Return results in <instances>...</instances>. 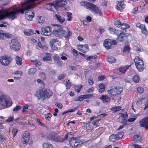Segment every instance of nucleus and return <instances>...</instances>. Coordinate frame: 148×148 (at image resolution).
<instances>
[{"label": "nucleus", "instance_id": "1", "mask_svg": "<svg viewBox=\"0 0 148 148\" xmlns=\"http://www.w3.org/2000/svg\"><path fill=\"white\" fill-rule=\"evenodd\" d=\"M80 4L82 6H84L92 12L95 14H98L100 16H102V13L99 8L94 4L86 1H82Z\"/></svg>", "mask_w": 148, "mask_h": 148}, {"label": "nucleus", "instance_id": "2", "mask_svg": "<svg viewBox=\"0 0 148 148\" xmlns=\"http://www.w3.org/2000/svg\"><path fill=\"white\" fill-rule=\"evenodd\" d=\"M53 29L52 32L53 34L57 37H62L66 33V31L59 25L52 24Z\"/></svg>", "mask_w": 148, "mask_h": 148}, {"label": "nucleus", "instance_id": "3", "mask_svg": "<svg viewBox=\"0 0 148 148\" xmlns=\"http://www.w3.org/2000/svg\"><path fill=\"white\" fill-rule=\"evenodd\" d=\"M0 104L6 108L11 106L12 102L8 96L5 95H3L0 96Z\"/></svg>", "mask_w": 148, "mask_h": 148}, {"label": "nucleus", "instance_id": "4", "mask_svg": "<svg viewBox=\"0 0 148 148\" xmlns=\"http://www.w3.org/2000/svg\"><path fill=\"white\" fill-rule=\"evenodd\" d=\"M135 65L139 72H142L145 68L143 60L138 56L136 57L134 60Z\"/></svg>", "mask_w": 148, "mask_h": 148}, {"label": "nucleus", "instance_id": "5", "mask_svg": "<svg viewBox=\"0 0 148 148\" xmlns=\"http://www.w3.org/2000/svg\"><path fill=\"white\" fill-rule=\"evenodd\" d=\"M47 137L49 138L53 141L58 142H63V138L60 136L57 133L53 132H51L47 134Z\"/></svg>", "mask_w": 148, "mask_h": 148}, {"label": "nucleus", "instance_id": "6", "mask_svg": "<svg viewBox=\"0 0 148 148\" xmlns=\"http://www.w3.org/2000/svg\"><path fill=\"white\" fill-rule=\"evenodd\" d=\"M10 48L16 51L19 50L21 48V45L16 39H12L10 43Z\"/></svg>", "mask_w": 148, "mask_h": 148}, {"label": "nucleus", "instance_id": "7", "mask_svg": "<svg viewBox=\"0 0 148 148\" xmlns=\"http://www.w3.org/2000/svg\"><path fill=\"white\" fill-rule=\"evenodd\" d=\"M11 58L8 56H4L0 57V63L2 65L7 66L11 62Z\"/></svg>", "mask_w": 148, "mask_h": 148}, {"label": "nucleus", "instance_id": "8", "mask_svg": "<svg viewBox=\"0 0 148 148\" xmlns=\"http://www.w3.org/2000/svg\"><path fill=\"white\" fill-rule=\"evenodd\" d=\"M30 137V135L29 134L26 132H24L22 135L21 138V141L22 143L23 144H25L28 143Z\"/></svg>", "mask_w": 148, "mask_h": 148}, {"label": "nucleus", "instance_id": "9", "mask_svg": "<svg viewBox=\"0 0 148 148\" xmlns=\"http://www.w3.org/2000/svg\"><path fill=\"white\" fill-rule=\"evenodd\" d=\"M66 4V0H57L54 1L53 5L55 8L57 9L58 7L64 6Z\"/></svg>", "mask_w": 148, "mask_h": 148}, {"label": "nucleus", "instance_id": "10", "mask_svg": "<svg viewBox=\"0 0 148 148\" xmlns=\"http://www.w3.org/2000/svg\"><path fill=\"white\" fill-rule=\"evenodd\" d=\"M41 30V34L45 36H50L51 34V28L49 26L42 27Z\"/></svg>", "mask_w": 148, "mask_h": 148}, {"label": "nucleus", "instance_id": "11", "mask_svg": "<svg viewBox=\"0 0 148 148\" xmlns=\"http://www.w3.org/2000/svg\"><path fill=\"white\" fill-rule=\"evenodd\" d=\"M80 141L75 138L73 137L71 138L69 141L70 145L73 148H76L79 144Z\"/></svg>", "mask_w": 148, "mask_h": 148}, {"label": "nucleus", "instance_id": "12", "mask_svg": "<svg viewBox=\"0 0 148 148\" xmlns=\"http://www.w3.org/2000/svg\"><path fill=\"white\" fill-rule=\"evenodd\" d=\"M136 104L138 106L144 104L145 107L143 109L144 110H146L148 108V100L146 98L140 99L137 102Z\"/></svg>", "mask_w": 148, "mask_h": 148}, {"label": "nucleus", "instance_id": "13", "mask_svg": "<svg viewBox=\"0 0 148 148\" xmlns=\"http://www.w3.org/2000/svg\"><path fill=\"white\" fill-rule=\"evenodd\" d=\"M139 125L140 127L148 128V116L141 119L139 121Z\"/></svg>", "mask_w": 148, "mask_h": 148}, {"label": "nucleus", "instance_id": "14", "mask_svg": "<svg viewBox=\"0 0 148 148\" xmlns=\"http://www.w3.org/2000/svg\"><path fill=\"white\" fill-rule=\"evenodd\" d=\"M34 16V13L32 11L27 10L25 13V17L29 21H32Z\"/></svg>", "mask_w": 148, "mask_h": 148}, {"label": "nucleus", "instance_id": "15", "mask_svg": "<svg viewBox=\"0 0 148 148\" xmlns=\"http://www.w3.org/2000/svg\"><path fill=\"white\" fill-rule=\"evenodd\" d=\"M12 37V35L10 34L5 33L3 31L0 30V38L1 40H3L7 38H10Z\"/></svg>", "mask_w": 148, "mask_h": 148}, {"label": "nucleus", "instance_id": "16", "mask_svg": "<svg viewBox=\"0 0 148 148\" xmlns=\"http://www.w3.org/2000/svg\"><path fill=\"white\" fill-rule=\"evenodd\" d=\"M77 46L78 50L84 53H86L88 51V47L87 44L78 45Z\"/></svg>", "mask_w": 148, "mask_h": 148}, {"label": "nucleus", "instance_id": "17", "mask_svg": "<svg viewBox=\"0 0 148 148\" xmlns=\"http://www.w3.org/2000/svg\"><path fill=\"white\" fill-rule=\"evenodd\" d=\"M5 10L3 9L2 7H0V20L3 19L6 17H7L9 19H11L8 17L7 14L5 12Z\"/></svg>", "mask_w": 148, "mask_h": 148}, {"label": "nucleus", "instance_id": "18", "mask_svg": "<svg viewBox=\"0 0 148 148\" xmlns=\"http://www.w3.org/2000/svg\"><path fill=\"white\" fill-rule=\"evenodd\" d=\"M44 90V100L49 99L52 95V91L49 89H46Z\"/></svg>", "mask_w": 148, "mask_h": 148}, {"label": "nucleus", "instance_id": "19", "mask_svg": "<svg viewBox=\"0 0 148 148\" xmlns=\"http://www.w3.org/2000/svg\"><path fill=\"white\" fill-rule=\"evenodd\" d=\"M44 90L42 89H39L37 90L35 94V96L38 99H44Z\"/></svg>", "mask_w": 148, "mask_h": 148}, {"label": "nucleus", "instance_id": "20", "mask_svg": "<svg viewBox=\"0 0 148 148\" xmlns=\"http://www.w3.org/2000/svg\"><path fill=\"white\" fill-rule=\"evenodd\" d=\"M125 5L122 1H118L117 2L116 8L117 10L120 11H122L124 8Z\"/></svg>", "mask_w": 148, "mask_h": 148}, {"label": "nucleus", "instance_id": "21", "mask_svg": "<svg viewBox=\"0 0 148 148\" xmlns=\"http://www.w3.org/2000/svg\"><path fill=\"white\" fill-rule=\"evenodd\" d=\"M103 46L106 49H110L111 46V43L110 41L108 39L105 40L103 43Z\"/></svg>", "mask_w": 148, "mask_h": 148}, {"label": "nucleus", "instance_id": "22", "mask_svg": "<svg viewBox=\"0 0 148 148\" xmlns=\"http://www.w3.org/2000/svg\"><path fill=\"white\" fill-rule=\"evenodd\" d=\"M100 99L104 103L109 101L111 99L110 98L106 95H102L100 97Z\"/></svg>", "mask_w": 148, "mask_h": 148}, {"label": "nucleus", "instance_id": "23", "mask_svg": "<svg viewBox=\"0 0 148 148\" xmlns=\"http://www.w3.org/2000/svg\"><path fill=\"white\" fill-rule=\"evenodd\" d=\"M53 4H54V2L51 3H48L45 5L46 8L47 10L53 11V8H55V7L53 5Z\"/></svg>", "mask_w": 148, "mask_h": 148}, {"label": "nucleus", "instance_id": "24", "mask_svg": "<svg viewBox=\"0 0 148 148\" xmlns=\"http://www.w3.org/2000/svg\"><path fill=\"white\" fill-rule=\"evenodd\" d=\"M55 16L57 18V20L60 23H63L65 21L64 18L56 14L55 15Z\"/></svg>", "mask_w": 148, "mask_h": 148}, {"label": "nucleus", "instance_id": "25", "mask_svg": "<svg viewBox=\"0 0 148 148\" xmlns=\"http://www.w3.org/2000/svg\"><path fill=\"white\" fill-rule=\"evenodd\" d=\"M126 38L125 34L124 33H120V34L118 36L117 40L118 41H123Z\"/></svg>", "mask_w": 148, "mask_h": 148}, {"label": "nucleus", "instance_id": "26", "mask_svg": "<svg viewBox=\"0 0 148 148\" xmlns=\"http://www.w3.org/2000/svg\"><path fill=\"white\" fill-rule=\"evenodd\" d=\"M46 56H44L42 60L44 61H49L51 59V56L50 54L48 53H45Z\"/></svg>", "mask_w": 148, "mask_h": 148}, {"label": "nucleus", "instance_id": "27", "mask_svg": "<svg viewBox=\"0 0 148 148\" xmlns=\"http://www.w3.org/2000/svg\"><path fill=\"white\" fill-rule=\"evenodd\" d=\"M116 91V89L115 88L114 89H111L109 90H108V92L110 95H117Z\"/></svg>", "mask_w": 148, "mask_h": 148}, {"label": "nucleus", "instance_id": "28", "mask_svg": "<svg viewBox=\"0 0 148 148\" xmlns=\"http://www.w3.org/2000/svg\"><path fill=\"white\" fill-rule=\"evenodd\" d=\"M15 60L16 64L18 65H21L22 64V59L18 56L16 57Z\"/></svg>", "mask_w": 148, "mask_h": 148}, {"label": "nucleus", "instance_id": "29", "mask_svg": "<svg viewBox=\"0 0 148 148\" xmlns=\"http://www.w3.org/2000/svg\"><path fill=\"white\" fill-rule=\"evenodd\" d=\"M130 66H121L119 69V71L121 72L122 73H124L126 70L129 68Z\"/></svg>", "mask_w": 148, "mask_h": 148}, {"label": "nucleus", "instance_id": "30", "mask_svg": "<svg viewBox=\"0 0 148 148\" xmlns=\"http://www.w3.org/2000/svg\"><path fill=\"white\" fill-rule=\"evenodd\" d=\"M83 86L82 85H76L74 86L75 91L79 93L81 89L82 88Z\"/></svg>", "mask_w": 148, "mask_h": 148}, {"label": "nucleus", "instance_id": "31", "mask_svg": "<svg viewBox=\"0 0 148 148\" xmlns=\"http://www.w3.org/2000/svg\"><path fill=\"white\" fill-rule=\"evenodd\" d=\"M108 31L109 32L112 34H117L119 33V31H116L115 29L112 28H109Z\"/></svg>", "mask_w": 148, "mask_h": 148}, {"label": "nucleus", "instance_id": "32", "mask_svg": "<svg viewBox=\"0 0 148 148\" xmlns=\"http://www.w3.org/2000/svg\"><path fill=\"white\" fill-rule=\"evenodd\" d=\"M130 27L129 25L125 23H122L119 28L122 29H125Z\"/></svg>", "mask_w": 148, "mask_h": 148}, {"label": "nucleus", "instance_id": "33", "mask_svg": "<svg viewBox=\"0 0 148 148\" xmlns=\"http://www.w3.org/2000/svg\"><path fill=\"white\" fill-rule=\"evenodd\" d=\"M107 60L109 63H114L116 62L115 59L113 57L108 56L107 58Z\"/></svg>", "mask_w": 148, "mask_h": 148}, {"label": "nucleus", "instance_id": "34", "mask_svg": "<svg viewBox=\"0 0 148 148\" xmlns=\"http://www.w3.org/2000/svg\"><path fill=\"white\" fill-rule=\"evenodd\" d=\"M121 109V107L120 106H117V107H114L111 108V110L113 112H115L120 110Z\"/></svg>", "mask_w": 148, "mask_h": 148}, {"label": "nucleus", "instance_id": "35", "mask_svg": "<svg viewBox=\"0 0 148 148\" xmlns=\"http://www.w3.org/2000/svg\"><path fill=\"white\" fill-rule=\"evenodd\" d=\"M99 91L100 93L103 92L105 90V86L103 83H101L99 85Z\"/></svg>", "mask_w": 148, "mask_h": 148}, {"label": "nucleus", "instance_id": "36", "mask_svg": "<svg viewBox=\"0 0 148 148\" xmlns=\"http://www.w3.org/2000/svg\"><path fill=\"white\" fill-rule=\"evenodd\" d=\"M134 139L135 141L140 142L142 140L141 137L139 135H135L134 136Z\"/></svg>", "mask_w": 148, "mask_h": 148}, {"label": "nucleus", "instance_id": "37", "mask_svg": "<svg viewBox=\"0 0 148 148\" xmlns=\"http://www.w3.org/2000/svg\"><path fill=\"white\" fill-rule=\"evenodd\" d=\"M110 140L111 141L114 142L115 140H118L116 135L112 134L109 137Z\"/></svg>", "mask_w": 148, "mask_h": 148}, {"label": "nucleus", "instance_id": "38", "mask_svg": "<svg viewBox=\"0 0 148 148\" xmlns=\"http://www.w3.org/2000/svg\"><path fill=\"white\" fill-rule=\"evenodd\" d=\"M43 148H53V145L49 143H45L42 145Z\"/></svg>", "mask_w": 148, "mask_h": 148}, {"label": "nucleus", "instance_id": "39", "mask_svg": "<svg viewBox=\"0 0 148 148\" xmlns=\"http://www.w3.org/2000/svg\"><path fill=\"white\" fill-rule=\"evenodd\" d=\"M24 32L25 34L27 36L31 35L33 33V31L31 29L25 30Z\"/></svg>", "mask_w": 148, "mask_h": 148}, {"label": "nucleus", "instance_id": "40", "mask_svg": "<svg viewBox=\"0 0 148 148\" xmlns=\"http://www.w3.org/2000/svg\"><path fill=\"white\" fill-rule=\"evenodd\" d=\"M139 77L137 75H135L133 77V80L136 83H138L139 81Z\"/></svg>", "mask_w": 148, "mask_h": 148}, {"label": "nucleus", "instance_id": "41", "mask_svg": "<svg viewBox=\"0 0 148 148\" xmlns=\"http://www.w3.org/2000/svg\"><path fill=\"white\" fill-rule=\"evenodd\" d=\"M38 45L41 49H46L48 48V47L46 45H42L40 42L38 43Z\"/></svg>", "mask_w": 148, "mask_h": 148}, {"label": "nucleus", "instance_id": "42", "mask_svg": "<svg viewBox=\"0 0 148 148\" xmlns=\"http://www.w3.org/2000/svg\"><path fill=\"white\" fill-rule=\"evenodd\" d=\"M72 14L70 12H68L66 13V16L67 17V20L68 21H71L72 19Z\"/></svg>", "mask_w": 148, "mask_h": 148}, {"label": "nucleus", "instance_id": "43", "mask_svg": "<svg viewBox=\"0 0 148 148\" xmlns=\"http://www.w3.org/2000/svg\"><path fill=\"white\" fill-rule=\"evenodd\" d=\"M85 99L87 98L91 99L95 97V95L94 94H88L84 95Z\"/></svg>", "mask_w": 148, "mask_h": 148}, {"label": "nucleus", "instance_id": "44", "mask_svg": "<svg viewBox=\"0 0 148 148\" xmlns=\"http://www.w3.org/2000/svg\"><path fill=\"white\" fill-rule=\"evenodd\" d=\"M124 135V133L122 132H120L116 134L118 140L119 139H121L123 136Z\"/></svg>", "mask_w": 148, "mask_h": 148}, {"label": "nucleus", "instance_id": "45", "mask_svg": "<svg viewBox=\"0 0 148 148\" xmlns=\"http://www.w3.org/2000/svg\"><path fill=\"white\" fill-rule=\"evenodd\" d=\"M52 116V115L50 113H49L45 115V118L47 120L49 121H50Z\"/></svg>", "mask_w": 148, "mask_h": 148}, {"label": "nucleus", "instance_id": "46", "mask_svg": "<svg viewBox=\"0 0 148 148\" xmlns=\"http://www.w3.org/2000/svg\"><path fill=\"white\" fill-rule=\"evenodd\" d=\"M37 21L38 23H43L44 22L45 20L42 17L40 16L38 17Z\"/></svg>", "mask_w": 148, "mask_h": 148}, {"label": "nucleus", "instance_id": "47", "mask_svg": "<svg viewBox=\"0 0 148 148\" xmlns=\"http://www.w3.org/2000/svg\"><path fill=\"white\" fill-rule=\"evenodd\" d=\"M142 27L141 28L142 32L144 34H146L147 33V31L145 27V25H143Z\"/></svg>", "mask_w": 148, "mask_h": 148}, {"label": "nucleus", "instance_id": "48", "mask_svg": "<svg viewBox=\"0 0 148 148\" xmlns=\"http://www.w3.org/2000/svg\"><path fill=\"white\" fill-rule=\"evenodd\" d=\"M116 89L117 94H120L123 91V89L121 87H117L115 88Z\"/></svg>", "mask_w": 148, "mask_h": 148}, {"label": "nucleus", "instance_id": "49", "mask_svg": "<svg viewBox=\"0 0 148 148\" xmlns=\"http://www.w3.org/2000/svg\"><path fill=\"white\" fill-rule=\"evenodd\" d=\"M85 99L84 95H82L77 97L75 100L76 101H82Z\"/></svg>", "mask_w": 148, "mask_h": 148}, {"label": "nucleus", "instance_id": "50", "mask_svg": "<svg viewBox=\"0 0 148 148\" xmlns=\"http://www.w3.org/2000/svg\"><path fill=\"white\" fill-rule=\"evenodd\" d=\"M71 35V32L68 30L66 33V34L65 35V37L66 39L69 38Z\"/></svg>", "mask_w": 148, "mask_h": 148}, {"label": "nucleus", "instance_id": "51", "mask_svg": "<svg viewBox=\"0 0 148 148\" xmlns=\"http://www.w3.org/2000/svg\"><path fill=\"white\" fill-rule=\"evenodd\" d=\"M71 82L69 80L68 82L66 81V89H69L71 86Z\"/></svg>", "mask_w": 148, "mask_h": 148}, {"label": "nucleus", "instance_id": "52", "mask_svg": "<svg viewBox=\"0 0 148 148\" xmlns=\"http://www.w3.org/2000/svg\"><path fill=\"white\" fill-rule=\"evenodd\" d=\"M36 70V69L34 68H32L30 69L29 71V74H33L35 73Z\"/></svg>", "mask_w": 148, "mask_h": 148}, {"label": "nucleus", "instance_id": "53", "mask_svg": "<svg viewBox=\"0 0 148 148\" xmlns=\"http://www.w3.org/2000/svg\"><path fill=\"white\" fill-rule=\"evenodd\" d=\"M99 119L95 120L92 122V124L96 126V127H98L99 126Z\"/></svg>", "mask_w": 148, "mask_h": 148}, {"label": "nucleus", "instance_id": "54", "mask_svg": "<svg viewBox=\"0 0 148 148\" xmlns=\"http://www.w3.org/2000/svg\"><path fill=\"white\" fill-rule=\"evenodd\" d=\"M86 127L87 130H92L93 129L92 125L89 124H86Z\"/></svg>", "mask_w": 148, "mask_h": 148}, {"label": "nucleus", "instance_id": "55", "mask_svg": "<svg viewBox=\"0 0 148 148\" xmlns=\"http://www.w3.org/2000/svg\"><path fill=\"white\" fill-rule=\"evenodd\" d=\"M33 62L35 65L36 66H39L41 65V63L39 61L37 60H35L34 61L32 60Z\"/></svg>", "mask_w": 148, "mask_h": 148}, {"label": "nucleus", "instance_id": "56", "mask_svg": "<svg viewBox=\"0 0 148 148\" xmlns=\"http://www.w3.org/2000/svg\"><path fill=\"white\" fill-rule=\"evenodd\" d=\"M121 22L119 20H118L115 21L114 23V24L118 27H119L121 26Z\"/></svg>", "mask_w": 148, "mask_h": 148}, {"label": "nucleus", "instance_id": "57", "mask_svg": "<svg viewBox=\"0 0 148 148\" xmlns=\"http://www.w3.org/2000/svg\"><path fill=\"white\" fill-rule=\"evenodd\" d=\"M29 107V106L28 104H25L23 106V110H22V112H26V110L28 109Z\"/></svg>", "mask_w": 148, "mask_h": 148}, {"label": "nucleus", "instance_id": "58", "mask_svg": "<svg viewBox=\"0 0 148 148\" xmlns=\"http://www.w3.org/2000/svg\"><path fill=\"white\" fill-rule=\"evenodd\" d=\"M130 50V47L128 46H126L125 47L123 51L125 52H129Z\"/></svg>", "mask_w": 148, "mask_h": 148}, {"label": "nucleus", "instance_id": "59", "mask_svg": "<svg viewBox=\"0 0 148 148\" xmlns=\"http://www.w3.org/2000/svg\"><path fill=\"white\" fill-rule=\"evenodd\" d=\"M137 90L138 92L141 93L143 92L144 89L142 87H139L137 88Z\"/></svg>", "mask_w": 148, "mask_h": 148}, {"label": "nucleus", "instance_id": "60", "mask_svg": "<svg viewBox=\"0 0 148 148\" xmlns=\"http://www.w3.org/2000/svg\"><path fill=\"white\" fill-rule=\"evenodd\" d=\"M18 132V130L16 128H13L12 131V133L13 134V137H15L16 135Z\"/></svg>", "mask_w": 148, "mask_h": 148}, {"label": "nucleus", "instance_id": "61", "mask_svg": "<svg viewBox=\"0 0 148 148\" xmlns=\"http://www.w3.org/2000/svg\"><path fill=\"white\" fill-rule=\"evenodd\" d=\"M21 106H17L14 108L13 110V111L14 112H17L21 108Z\"/></svg>", "mask_w": 148, "mask_h": 148}, {"label": "nucleus", "instance_id": "62", "mask_svg": "<svg viewBox=\"0 0 148 148\" xmlns=\"http://www.w3.org/2000/svg\"><path fill=\"white\" fill-rule=\"evenodd\" d=\"M54 61H56L60 60V57L57 55H55L53 57Z\"/></svg>", "mask_w": 148, "mask_h": 148}, {"label": "nucleus", "instance_id": "63", "mask_svg": "<svg viewBox=\"0 0 148 148\" xmlns=\"http://www.w3.org/2000/svg\"><path fill=\"white\" fill-rule=\"evenodd\" d=\"M64 55L66 56H67V55L65 54L64 53H63L62 54H60V55L62 56L61 58V59L64 60H66L67 59V58L66 56H64Z\"/></svg>", "mask_w": 148, "mask_h": 148}, {"label": "nucleus", "instance_id": "64", "mask_svg": "<svg viewBox=\"0 0 148 148\" xmlns=\"http://www.w3.org/2000/svg\"><path fill=\"white\" fill-rule=\"evenodd\" d=\"M131 146L132 148H141L139 145L135 144H132Z\"/></svg>", "mask_w": 148, "mask_h": 148}]
</instances>
